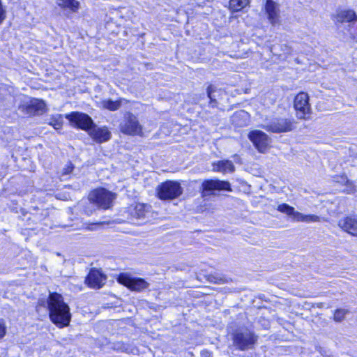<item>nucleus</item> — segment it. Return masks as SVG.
Instances as JSON below:
<instances>
[{
  "label": "nucleus",
  "instance_id": "20e7f679",
  "mask_svg": "<svg viewBox=\"0 0 357 357\" xmlns=\"http://www.w3.org/2000/svg\"><path fill=\"white\" fill-rule=\"evenodd\" d=\"M157 195L161 200H172L178 197L183 193V188L177 181H167L159 185L156 189Z\"/></svg>",
  "mask_w": 357,
  "mask_h": 357
},
{
  "label": "nucleus",
  "instance_id": "393cba45",
  "mask_svg": "<svg viewBox=\"0 0 357 357\" xmlns=\"http://www.w3.org/2000/svg\"><path fill=\"white\" fill-rule=\"evenodd\" d=\"M238 119H243L245 120V122L243 123H239L238 125L240 126H243L246 124L245 121L248 119V114L245 112V111H240L238 112H236L234 115L233 116V121L236 122Z\"/></svg>",
  "mask_w": 357,
  "mask_h": 357
},
{
  "label": "nucleus",
  "instance_id": "9d476101",
  "mask_svg": "<svg viewBox=\"0 0 357 357\" xmlns=\"http://www.w3.org/2000/svg\"><path fill=\"white\" fill-rule=\"evenodd\" d=\"M119 283L133 291H141L147 289L149 284L142 278H132L127 273H121L118 278Z\"/></svg>",
  "mask_w": 357,
  "mask_h": 357
},
{
  "label": "nucleus",
  "instance_id": "bb28decb",
  "mask_svg": "<svg viewBox=\"0 0 357 357\" xmlns=\"http://www.w3.org/2000/svg\"><path fill=\"white\" fill-rule=\"evenodd\" d=\"M6 332V327L5 326L4 322L1 320L0 321V339L4 337Z\"/></svg>",
  "mask_w": 357,
  "mask_h": 357
},
{
  "label": "nucleus",
  "instance_id": "f8f14e48",
  "mask_svg": "<svg viewBox=\"0 0 357 357\" xmlns=\"http://www.w3.org/2000/svg\"><path fill=\"white\" fill-rule=\"evenodd\" d=\"M250 140L259 152H264L271 143V139L261 130H253L248 135Z\"/></svg>",
  "mask_w": 357,
  "mask_h": 357
},
{
  "label": "nucleus",
  "instance_id": "423d86ee",
  "mask_svg": "<svg viewBox=\"0 0 357 357\" xmlns=\"http://www.w3.org/2000/svg\"><path fill=\"white\" fill-rule=\"evenodd\" d=\"M202 197H206L215 194V191H232L229 181L219 179L204 180L200 188Z\"/></svg>",
  "mask_w": 357,
  "mask_h": 357
},
{
  "label": "nucleus",
  "instance_id": "0eeeda50",
  "mask_svg": "<svg viewBox=\"0 0 357 357\" xmlns=\"http://www.w3.org/2000/svg\"><path fill=\"white\" fill-rule=\"evenodd\" d=\"M114 195L104 188L92 191L89 195V204H96L97 206L107 209L111 206Z\"/></svg>",
  "mask_w": 357,
  "mask_h": 357
},
{
  "label": "nucleus",
  "instance_id": "1a4fd4ad",
  "mask_svg": "<svg viewBox=\"0 0 357 357\" xmlns=\"http://www.w3.org/2000/svg\"><path fill=\"white\" fill-rule=\"evenodd\" d=\"M292 122L284 118H275L262 125V128L274 133L286 132L292 130Z\"/></svg>",
  "mask_w": 357,
  "mask_h": 357
},
{
  "label": "nucleus",
  "instance_id": "a878e982",
  "mask_svg": "<svg viewBox=\"0 0 357 357\" xmlns=\"http://www.w3.org/2000/svg\"><path fill=\"white\" fill-rule=\"evenodd\" d=\"M215 91V87L213 86V85H209L208 87H207V90H206V92H207V96L208 97V98L210 99L211 100V102H213L215 101V99L214 98V97L213 96V93Z\"/></svg>",
  "mask_w": 357,
  "mask_h": 357
},
{
  "label": "nucleus",
  "instance_id": "dca6fc26",
  "mask_svg": "<svg viewBox=\"0 0 357 357\" xmlns=\"http://www.w3.org/2000/svg\"><path fill=\"white\" fill-rule=\"evenodd\" d=\"M265 10L270 22L272 24L278 23L280 18L278 4L273 0H266Z\"/></svg>",
  "mask_w": 357,
  "mask_h": 357
},
{
  "label": "nucleus",
  "instance_id": "39448f33",
  "mask_svg": "<svg viewBox=\"0 0 357 357\" xmlns=\"http://www.w3.org/2000/svg\"><path fill=\"white\" fill-rule=\"evenodd\" d=\"M119 128L123 134L132 136L143 135V126L139 123L138 118L130 112L125 114L124 119L120 123Z\"/></svg>",
  "mask_w": 357,
  "mask_h": 357
},
{
  "label": "nucleus",
  "instance_id": "6e6552de",
  "mask_svg": "<svg viewBox=\"0 0 357 357\" xmlns=\"http://www.w3.org/2000/svg\"><path fill=\"white\" fill-rule=\"evenodd\" d=\"M277 209L278 211L287 214L296 222H319L320 220L319 216L315 215H304L300 212L296 211L294 207L287 204L278 205Z\"/></svg>",
  "mask_w": 357,
  "mask_h": 357
},
{
  "label": "nucleus",
  "instance_id": "cd10ccee",
  "mask_svg": "<svg viewBox=\"0 0 357 357\" xmlns=\"http://www.w3.org/2000/svg\"><path fill=\"white\" fill-rule=\"evenodd\" d=\"M74 168V166L71 162H68L66 165V167L63 169V174H68L72 172L73 169Z\"/></svg>",
  "mask_w": 357,
  "mask_h": 357
},
{
  "label": "nucleus",
  "instance_id": "c85d7f7f",
  "mask_svg": "<svg viewBox=\"0 0 357 357\" xmlns=\"http://www.w3.org/2000/svg\"><path fill=\"white\" fill-rule=\"evenodd\" d=\"M102 224L103 222L89 224L86 229L88 230H94L98 226L102 225Z\"/></svg>",
  "mask_w": 357,
  "mask_h": 357
},
{
  "label": "nucleus",
  "instance_id": "9b49d317",
  "mask_svg": "<svg viewBox=\"0 0 357 357\" xmlns=\"http://www.w3.org/2000/svg\"><path fill=\"white\" fill-rule=\"evenodd\" d=\"M294 109L296 111V116L301 119H305L306 115L310 113L308 94L301 92L294 98Z\"/></svg>",
  "mask_w": 357,
  "mask_h": 357
},
{
  "label": "nucleus",
  "instance_id": "a211bd4d",
  "mask_svg": "<svg viewBox=\"0 0 357 357\" xmlns=\"http://www.w3.org/2000/svg\"><path fill=\"white\" fill-rule=\"evenodd\" d=\"M335 19L337 22H355L357 21V15L353 10H340Z\"/></svg>",
  "mask_w": 357,
  "mask_h": 357
},
{
  "label": "nucleus",
  "instance_id": "b1692460",
  "mask_svg": "<svg viewBox=\"0 0 357 357\" xmlns=\"http://www.w3.org/2000/svg\"><path fill=\"white\" fill-rule=\"evenodd\" d=\"M348 310L345 309H337L334 312L333 319L336 322H341L344 320L345 315L348 313Z\"/></svg>",
  "mask_w": 357,
  "mask_h": 357
},
{
  "label": "nucleus",
  "instance_id": "7ed1b4c3",
  "mask_svg": "<svg viewBox=\"0 0 357 357\" xmlns=\"http://www.w3.org/2000/svg\"><path fill=\"white\" fill-rule=\"evenodd\" d=\"M257 335L248 328L238 330L233 335L234 345L241 351L252 349L257 343Z\"/></svg>",
  "mask_w": 357,
  "mask_h": 357
},
{
  "label": "nucleus",
  "instance_id": "6ab92c4d",
  "mask_svg": "<svg viewBox=\"0 0 357 357\" xmlns=\"http://www.w3.org/2000/svg\"><path fill=\"white\" fill-rule=\"evenodd\" d=\"M149 206L138 203L136 204L134 208L131 210V215L137 219L144 218L146 217V214L148 212Z\"/></svg>",
  "mask_w": 357,
  "mask_h": 357
},
{
  "label": "nucleus",
  "instance_id": "412c9836",
  "mask_svg": "<svg viewBox=\"0 0 357 357\" xmlns=\"http://www.w3.org/2000/svg\"><path fill=\"white\" fill-rule=\"evenodd\" d=\"M248 0H230L229 8L233 12H237L242 10L248 4Z\"/></svg>",
  "mask_w": 357,
  "mask_h": 357
},
{
  "label": "nucleus",
  "instance_id": "4468645a",
  "mask_svg": "<svg viewBox=\"0 0 357 357\" xmlns=\"http://www.w3.org/2000/svg\"><path fill=\"white\" fill-rule=\"evenodd\" d=\"M106 276L97 269H91L86 278V283L91 288L100 289L106 281Z\"/></svg>",
  "mask_w": 357,
  "mask_h": 357
},
{
  "label": "nucleus",
  "instance_id": "7c9ffc66",
  "mask_svg": "<svg viewBox=\"0 0 357 357\" xmlns=\"http://www.w3.org/2000/svg\"><path fill=\"white\" fill-rule=\"evenodd\" d=\"M85 213L87 215H90L92 213V210L90 211H85Z\"/></svg>",
  "mask_w": 357,
  "mask_h": 357
},
{
  "label": "nucleus",
  "instance_id": "ddd939ff",
  "mask_svg": "<svg viewBox=\"0 0 357 357\" xmlns=\"http://www.w3.org/2000/svg\"><path fill=\"white\" fill-rule=\"evenodd\" d=\"M22 107L25 113L30 115H40L46 111L45 102L39 99H32Z\"/></svg>",
  "mask_w": 357,
  "mask_h": 357
},
{
  "label": "nucleus",
  "instance_id": "2eb2a0df",
  "mask_svg": "<svg viewBox=\"0 0 357 357\" xmlns=\"http://www.w3.org/2000/svg\"><path fill=\"white\" fill-rule=\"evenodd\" d=\"M338 225L344 231L357 236V215L347 216L340 220Z\"/></svg>",
  "mask_w": 357,
  "mask_h": 357
},
{
  "label": "nucleus",
  "instance_id": "5701e85b",
  "mask_svg": "<svg viewBox=\"0 0 357 357\" xmlns=\"http://www.w3.org/2000/svg\"><path fill=\"white\" fill-rule=\"evenodd\" d=\"M63 116L59 114L52 115L49 121V124L53 126L56 130L61 129L63 126Z\"/></svg>",
  "mask_w": 357,
  "mask_h": 357
},
{
  "label": "nucleus",
  "instance_id": "aec40b11",
  "mask_svg": "<svg viewBox=\"0 0 357 357\" xmlns=\"http://www.w3.org/2000/svg\"><path fill=\"white\" fill-rule=\"evenodd\" d=\"M122 100L120 99L116 101H113L111 99L103 100L101 102L103 108L109 109L110 111H116L119 109L121 106Z\"/></svg>",
  "mask_w": 357,
  "mask_h": 357
},
{
  "label": "nucleus",
  "instance_id": "f03ea898",
  "mask_svg": "<svg viewBox=\"0 0 357 357\" xmlns=\"http://www.w3.org/2000/svg\"><path fill=\"white\" fill-rule=\"evenodd\" d=\"M38 304L40 306L47 304L50 320L58 327L63 328L69 325L71 320L70 307L61 294L50 293L47 301L40 300Z\"/></svg>",
  "mask_w": 357,
  "mask_h": 357
},
{
  "label": "nucleus",
  "instance_id": "f3484780",
  "mask_svg": "<svg viewBox=\"0 0 357 357\" xmlns=\"http://www.w3.org/2000/svg\"><path fill=\"white\" fill-rule=\"evenodd\" d=\"M213 170L223 174L232 173L235 171V167L231 160H222L213 163Z\"/></svg>",
  "mask_w": 357,
  "mask_h": 357
},
{
  "label": "nucleus",
  "instance_id": "f257e3e1",
  "mask_svg": "<svg viewBox=\"0 0 357 357\" xmlns=\"http://www.w3.org/2000/svg\"><path fill=\"white\" fill-rule=\"evenodd\" d=\"M66 118L73 126L88 132L91 138L97 143L109 141L112 133L106 126L98 127L94 124L92 119L84 113L73 112L66 115Z\"/></svg>",
  "mask_w": 357,
  "mask_h": 357
},
{
  "label": "nucleus",
  "instance_id": "c756f323",
  "mask_svg": "<svg viewBox=\"0 0 357 357\" xmlns=\"http://www.w3.org/2000/svg\"><path fill=\"white\" fill-rule=\"evenodd\" d=\"M207 354L210 355V354H209L208 351H204V352H202V355L203 356H204L205 357H206V356H207Z\"/></svg>",
  "mask_w": 357,
  "mask_h": 357
},
{
  "label": "nucleus",
  "instance_id": "4be33fe9",
  "mask_svg": "<svg viewBox=\"0 0 357 357\" xmlns=\"http://www.w3.org/2000/svg\"><path fill=\"white\" fill-rule=\"evenodd\" d=\"M58 4L63 8H67L73 11L78 9L79 2L76 0H58Z\"/></svg>",
  "mask_w": 357,
  "mask_h": 357
}]
</instances>
